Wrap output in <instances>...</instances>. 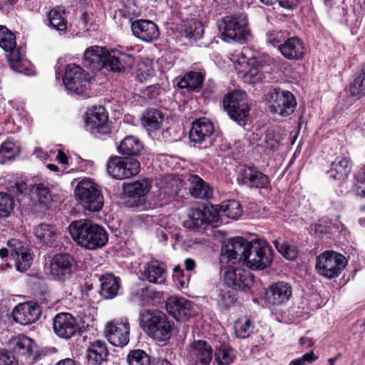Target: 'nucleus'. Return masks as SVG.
I'll return each mask as SVG.
<instances>
[{
    "instance_id": "nucleus-1",
    "label": "nucleus",
    "mask_w": 365,
    "mask_h": 365,
    "mask_svg": "<svg viewBox=\"0 0 365 365\" xmlns=\"http://www.w3.org/2000/svg\"><path fill=\"white\" fill-rule=\"evenodd\" d=\"M69 232L78 245L89 250L104 247L108 240L106 230L88 220L72 222L69 225Z\"/></svg>"
},
{
    "instance_id": "nucleus-2",
    "label": "nucleus",
    "mask_w": 365,
    "mask_h": 365,
    "mask_svg": "<svg viewBox=\"0 0 365 365\" xmlns=\"http://www.w3.org/2000/svg\"><path fill=\"white\" fill-rule=\"evenodd\" d=\"M220 38L227 43L244 44L252 36L247 16L243 14L223 17L217 22Z\"/></svg>"
},
{
    "instance_id": "nucleus-3",
    "label": "nucleus",
    "mask_w": 365,
    "mask_h": 365,
    "mask_svg": "<svg viewBox=\"0 0 365 365\" xmlns=\"http://www.w3.org/2000/svg\"><path fill=\"white\" fill-rule=\"evenodd\" d=\"M140 325L148 336L158 341H165L172 336L173 324L159 311L145 310L140 314Z\"/></svg>"
},
{
    "instance_id": "nucleus-4",
    "label": "nucleus",
    "mask_w": 365,
    "mask_h": 365,
    "mask_svg": "<svg viewBox=\"0 0 365 365\" xmlns=\"http://www.w3.org/2000/svg\"><path fill=\"white\" fill-rule=\"evenodd\" d=\"M74 195L85 211L97 212L103 207L104 197L99 186L88 179L82 180L77 184Z\"/></svg>"
},
{
    "instance_id": "nucleus-5",
    "label": "nucleus",
    "mask_w": 365,
    "mask_h": 365,
    "mask_svg": "<svg viewBox=\"0 0 365 365\" xmlns=\"http://www.w3.org/2000/svg\"><path fill=\"white\" fill-rule=\"evenodd\" d=\"M347 262L344 255L334 251H325L317 257L316 270L327 278L338 277L345 269Z\"/></svg>"
},
{
    "instance_id": "nucleus-6",
    "label": "nucleus",
    "mask_w": 365,
    "mask_h": 365,
    "mask_svg": "<svg viewBox=\"0 0 365 365\" xmlns=\"http://www.w3.org/2000/svg\"><path fill=\"white\" fill-rule=\"evenodd\" d=\"M272 250L263 240L250 241L245 261L252 269L262 270L268 267L272 262Z\"/></svg>"
},
{
    "instance_id": "nucleus-7",
    "label": "nucleus",
    "mask_w": 365,
    "mask_h": 365,
    "mask_svg": "<svg viewBox=\"0 0 365 365\" xmlns=\"http://www.w3.org/2000/svg\"><path fill=\"white\" fill-rule=\"evenodd\" d=\"M222 104L230 118L239 123L248 115L250 107L242 91L235 90L226 94Z\"/></svg>"
},
{
    "instance_id": "nucleus-8",
    "label": "nucleus",
    "mask_w": 365,
    "mask_h": 365,
    "mask_svg": "<svg viewBox=\"0 0 365 365\" xmlns=\"http://www.w3.org/2000/svg\"><path fill=\"white\" fill-rule=\"evenodd\" d=\"M140 163L133 158L114 156L107 163L108 174L117 180L135 176L140 172Z\"/></svg>"
},
{
    "instance_id": "nucleus-9",
    "label": "nucleus",
    "mask_w": 365,
    "mask_h": 365,
    "mask_svg": "<svg viewBox=\"0 0 365 365\" xmlns=\"http://www.w3.org/2000/svg\"><path fill=\"white\" fill-rule=\"evenodd\" d=\"M269 95L272 113L283 117L294 113L297 106V101L291 92L280 88H273Z\"/></svg>"
},
{
    "instance_id": "nucleus-10",
    "label": "nucleus",
    "mask_w": 365,
    "mask_h": 365,
    "mask_svg": "<svg viewBox=\"0 0 365 365\" xmlns=\"http://www.w3.org/2000/svg\"><path fill=\"white\" fill-rule=\"evenodd\" d=\"M63 81L68 90L84 96L89 78L86 77L84 71L79 66L69 64L66 66Z\"/></svg>"
},
{
    "instance_id": "nucleus-11",
    "label": "nucleus",
    "mask_w": 365,
    "mask_h": 365,
    "mask_svg": "<svg viewBox=\"0 0 365 365\" xmlns=\"http://www.w3.org/2000/svg\"><path fill=\"white\" fill-rule=\"evenodd\" d=\"M214 131L212 123L207 118H200L192 123L189 138L194 146L206 148L212 143L211 135Z\"/></svg>"
},
{
    "instance_id": "nucleus-12",
    "label": "nucleus",
    "mask_w": 365,
    "mask_h": 365,
    "mask_svg": "<svg viewBox=\"0 0 365 365\" xmlns=\"http://www.w3.org/2000/svg\"><path fill=\"white\" fill-rule=\"evenodd\" d=\"M225 284L235 290L249 289L253 283V276L248 269L230 266L224 273Z\"/></svg>"
},
{
    "instance_id": "nucleus-13",
    "label": "nucleus",
    "mask_w": 365,
    "mask_h": 365,
    "mask_svg": "<svg viewBox=\"0 0 365 365\" xmlns=\"http://www.w3.org/2000/svg\"><path fill=\"white\" fill-rule=\"evenodd\" d=\"M130 324L127 319L108 322L106 327V336L113 346L123 347L130 340Z\"/></svg>"
},
{
    "instance_id": "nucleus-14",
    "label": "nucleus",
    "mask_w": 365,
    "mask_h": 365,
    "mask_svg": "<svg viewBox=\"0 0 365 365\" xmlns=\"http://www.w3.org/2000/svg\"><path fill=\"white\" fill-rule=\"evenodd\" d=\"M73 259L68 254L55 255L49 264V274L56 280L64 282L71 277Z\"/></svg>"
},
{
    "instance_id": "nucleus-15",
    "label": "nucleus",
    "mask_w": 365,
    "mask_h": 365,
    "mask_svg": "<svg viewBox=\"0 0 365 365\" xmlns=\"http://www.w3.org/2000/svg\"><path fill=\"white\" fill-rule=\"evenodd\" d=\"M250 242L242 237L230 239L222 248V257L227 262L235 263L245 261Z\"/></svg>"
},
{
    "instance_id": "nucleus-16",
    "label": "nucleus",
    "mask_w": 365,
    "mask_h": 365,
    "mask_svg": "<svg viewBox=\"0 0 365 365\" xmlns=\"http://www.w3.org/2000/svg\"><path fill=\"white\" fill-rule=\"evenodd\" d=\"M187 358L190 365H209L212 359V346L205 341L195 340L189 346Z\"/></svg>"
},
{
    "instance_id": "nucleus-17",
    "label": "nucleus",
    "mask_w": 365,
    "mask_h": 365,
    "mask_svg": "<svg viewBox=\"0 0 365 365\" xmlns=\"http://www.w3.org/2000/svg\"><path fill=\"white\" fill-rule=\"evenodd\" d=\"M53 327L54 332L61 338L70 339L79 331L76 319L69 313L62 312L56 315Z\"/></svg>"
},
{
    "instance_id": "nucleus-18",
    "label": "nucleus",
    "mask_w": 365,
    "mask_h": 365,
    "mask_svg": "<svg viewBox=\"0 0 365 365\" xmlns=\"http://www.w3.org/2000/svg\"><path fill=\"white\" fill-rule=\"evenodd\" d=\"M237 182L240 185L257 188H265L269 184L267 175L244 165L239 168Z\"/></svg>"
},
{
    "instance_id": "nucleus-19",
    "label": "nucleus",
    "mask_w": 365,
    "mask_h": 365,
    "mask_svg": "<svg viewBox=\"0 0 365 365\" xmlns=\"http://www.w3.org/2000/svg\"><path fill=\"white\" fill-rule=\"evenodd\" d=\"M131 29L135 37L145 42H152L159 36L158 27L150 20H135L131 23Z\"/></svg>"
},
{
    "instance_id": "nucleus-20",
    "label": "nucleus",
    "mask_w": 365,
    "mask_h": 365,
    "mask_svg": "<svg viewBox=\"0 0 365 365\" xmlns=\"http://www.w3.org/2000/svg\"><path fill=\"white\" fill-rule=\"evenodd\" d=\"M41 315L39 306L31 303L17 305L12 312L14 320L21 324L28 325L37 321Z\"/></svg>"
},
{
    "instance_id": "nucleus-21",
    "label": "nucleus",
    "mask_w": 365,
    "mask_h": 365,
    "mask_svg": "<svg viewBox=\"0 0 365 365\" xmlns=\"http://www.w3.org/2000/svg\"><path fill=\"white\" fill-rule=\"evenodd\" d=\"M165 307L168 312L178 321L192 314V303L183 297H169L166 301Z\"/></svg>"
},
{
    "instance_id": "nucleus-22",
    "label": "nucleus",
    "mask_w": 365,
    "mask_h": 365,
    "mask_svg": "<svg viewBox=\"0 0 365 365\" xmlns=\"http://www.w3.org/2000/svg\"><path fill=\"white\" fill-rule=\"evenodd\" d=\"M108 118L105 108L101 106L96 107L86 118L85 125L87 130L91 132L107 133L109 132Z\"/></svg>"
},
{
    "instance_id": "nucleus-23",
    "label": "nucleus",
    "mask_w": 365,
    "mask_h": 365,
    "mask_svg": "<svg viewBox=\"0 0 365 365\" xmlns=\"http://www.w3.org/2000/svg\"><path fill=\"white\" fill-rule=\"evenodd\" d=\"M133 65L134 58L132 55L113 50L111 52L108 51L103 68L113 72H121L125 67H132Z\"/></svg>"
},
{
    "instance_id": "nucleus-24",
    "label": "nucleus",
    "mask_w": 365,
    "mask_h": 365,
    "mask_svg": "<svg viewBox=\"0 0 365 365\" xmlns=\"http://www.w3.org/2000/svg\"><path fill=\"white\" fill-rule=\"evenodd\" d=\"M108 51L101 46H93L88 48L84 52L83 63L85 67L92 71L104 67Z\"/></svg>"
},
{
    "instance_id": "nucleus-25",
    "label": "nucleus",
    "mask_w": 365,
    "mask_h": 365,
    "mask_svg": "<svg viewBox=\"0 0 365 365\" xmlns=\"http://www.w3.org/2000/svg\"><path fill=\"white\" fill-rule=\"evenodd\" d=\"M292 294V289L289 283L279 282L269 287L267 298L269 304L280 305L287 303Z\"/></svg>"
},
{
    "instance_id": "nucleus-26",
    "label": "nucleus",
    "mask_w": 365,
    "mask_h": 365,
    "mask_svg": "<svg viewBox=\"0 0 365 365\" xmlns=\"http://www.w3.org/2000/svg\"><path fill=\"white\" fill-rule=\"evenodd\" d=\"M279 51L286 58L297 61L304 57L306 48L301 39L297 37H291L279 46Z\"/></svg>"
},
{
    "instance_id": "nucleus-27",
    "label": "nucleus",
    "mask_w": 365,
    "mask_h": 365,
    "mask_svg": "<svg viewBox=\"0 0 365 365\" xmlns=\"http://www.w3.org/2000/svg\"><path fill=\"white\" fill-rule=\"evenodd\" d=\"M351 167L352 165L349 158L337 157L331 163L327 175L330 178L335 180L343 181L348 178L351 170Z\"/></svg>"
},
{
    "instance_id": "nucleus-28",
    "label": "nucleus",
    "mask_w": 365,
    "mask_h": 365,
    "mask_svg": "<svg viewBox=\"0 0 365 365\" xmlns=\"http://www.w3.org/2000/svg\"><path fill=\"white\" fill-rule=\"evenodd\" d=\"M143 276L153 284H163L166 279L165 265L158 261H150L144 266Z\"/></svg>"
},
{
    "instance_id": "nucleus-29",
    "label": "nucleus",
    "mask_w": 365,
    "mask_h": 365,
    "mask_svg": "<svg viewBox=\"0 0 365 365\" xmlns=\"http://www.w3.org/2000/svg\"><path fill=\"white\" fill-rule=\"evenodd\" d=\"M189 192L190 195L196 198L209 199L212 196V189L201 178L196 175H190L188 178Z\"/></svg>"
},
{
    "instance_id": "nucleus-30",
    "label": "nucleus",
    "mask_w": 365,
    "mask_h": 365,
    "mask_svg": "<svg viewBox=\"0 0 365 365\" xmlns=\"http://www.w3.org/2000/svg\"><path fill=\"white\" fill-rule=\"evenodd\" d=\"M108 350L105 341L96 340L91 342L87 349V357L90 363L93 364H101L107 360Z\"/></svg>"
},
{
    "instance_id": "nucleus-31",
    "label": "nucleus",
    "mask_w": 365,
    "mask_h": 365,
    "mask_svg": "<svg viewBox=\"0 0 365 365\" xmlns=\"http://www.w3.org/2000/svg\"><path fill=\"white\" fill-rule=\"evenodd\" d=\"M101 283L100 294L105 299L115 297L120 288V279L112 274H105L99 277Z\"/></svg>"
},
{
    "instance_id": "nucleus-32",
    "label": "nucleus",
    "mask_w": 365,
    "mask_h": 365,
    "mask_svg": "<svg viewBox=\"0 0 365 365\" xmlns=\"http://www.w3.org/2000/svg\"><path fill=\"white\" fill-rule=\"evenodd\" d=\"M204 78L201 72L188 71L179 78L177 85L188 91H197L201 88Z\"/></svg>"
},
{
    "instance_id": "nucleus-33",
    "label": "nucleus",
    "mask_w": 365,
    "mask_h": 365,
    "mask_svg": "<svg viewBox=\"0 0 365 365\" xmlns=\"http://www.w3.org/2000/svg\"><path fill=\"white\" fill-rule=\"evenodd\" d=\"M164 115L162 112L155 108H150L144 112L141 117V123L148 132L159 130L163 124Z\"/></svg>"
},
{
    "instance_id": "nucleus-34",
    "label": "nucleus",
    "mask_w": 365,
    "mask_h": 365,
    "mask_svg": "<svg viewBox=\"0 0 365 365\" xmlns=\"http://www.w3.org/2000/svg\"><path fill=\"white\" fill-rule=\"evenodd\" d=\"M36 237L43 245L51 246L57 239V229L47 223H41L34 229Z\"/></svg>"
},
{
    "instance_id": "nucleus-35",
    "label": "nucleus",
    "mask_w": 365,
    "mask_h": 365,
    "mask_svg": "<svg viewBox=\"0 0 365 365\" xmlns=\"http://www.w3.org/2000/svg\"><path fill=\"white\" fill-rule=\"evenodd\" d=\"M9 344L13 351L17 355L31 354L36 345L35 342L31 339L24 334L11 339Z\"/></svg>"
},
{
    "instance_id": "nucleus-36",
    "label": "nucleus",
    "mask_w": 365,
    "mask_h": 365,
    "mask_svg": "<svg viewBox=\"0 0 365 365\" xmlns=\"http://www.w3.org/2000/svg\"><path fill=\"white\" fill-rule=\"evenodd\" d=\"M143 148V144L138 138L128 135L120 141L118 150L121 155L135 156L138 155Z\"/></svg>"
},
{
    "instance_id": "nucleus-37",
    "label": "nucleus",
    "mask_w": 365,
    "mask_h": 365,
    "mask_svg": "<svg viewBox=\"0 0 365 365\" xmlns=\"http://www.w3.org/2000/svg\"><path fill=\"white\" fill-rule=\"evenodd\" d=\"M216 210L222 215L237 220L242 214V209L240 202L235 200H229L216 205Z\"/></svg>"
},
{
    "instance_id": "nucleus-38",
    "label": "nucleus",
    "mask_w": 365,
    "mask_h": 365,
    "mask_svg": "<svg viewBox=\"0 0 365 365\" xmlns=\"http://www.w3.org/2000/svg\"><path fill=\"white\" fill-rule=\"evenodd\" d=\"M189 219L185 220L184 226L187 228H197L205 224L206 209L193 208L189 214Z\"/></svg>"
},
{
    "instance_id": "nucleus-39",
    "label": "nucleus",
    "mask_w": 365,
    "mask_h": 365,
    "mask_svg": "<svg viewBox=\"0 0 365 365\" xmlns=\"http://www.w3.org/2000/svg\"><path fill=\"white\" fill-rule=\"evenodd\" d=\"M150 184L145 180H138L128 184L125 187V192L132 197H140L145 195L150 190Z\"/></svg>"
},
{
    "instance_id": "nucleus-40",
    "label": "nucleus",
    "mask_w": 365,
    "mask_h": 365,
    "mask_svg": "<svg viewBox=\"0 0 365 365\" xmlns=\"http://www.w3.org/2000/svg\"><path fill=\"white\" fill-rule=\"evenodd\" d=\"M20 153V147L11 140L4 142L0 148V163H4L7 160L14 158Z\"/></svg>"
},
{
    "instance_id": "nucleus-41",
    "label": "nucleus",
    "mask_w": 365,
    "mask_h": 365,
    "mask_svg": "<svg viewBox=\"0 0 365 365\" xmlns=\"http://www.w3.org/2000/svg\"><path fill=\"white\" fill-rule=\"evenodd\" d=\"M16 42L14 34L6 26H0V47L5 51L16 48Z\"/></svg>"
},
{
    "instance_id": "nucleus-42",
    "label": "nucleus",
    "mask_w": 365,
    "mask_h": 365,
    "mask_svg": "<svg viewBox=\"0 0 365 365\" xmlns=\"http://www.w3.org/2000/svg\"><path fill=\"white\" fill-rule=\"evenodd\" d=\"M128 365H150V357L143 350L135 349L127 356Z\"/></svg>"
},
{
    "instance_id": "nucleus-43",
    "label": "nucleus",
    "mask_w": 365,
    "mask_h": 365,
    "mask_svg": "<svg viewBox=\"0 0 365 365\" xmlns=\"http://www.w3.org/2000/svg\"><path fill=\"white\" fill-rule=\"evenodd\" d=\"M49 24L54 29L63 31L67 29V21L63 14L58 9H52L48 14Z\"/></svg>"
},
{
    "instance_id": "nucleus-44",
    "label": "nucleus",
    "mask_w": 365,
    "mask_h": 365,
    "mask_svg": "<svg viewBox=\"0 0 365 365\" xmlns=\"http://www.w3.org/2000/svg\"><path fill=\"white\" fill-rule=\"evenodd\" d=\"M234 359L233 350L224 344L220 346L215 352V359L220 365H228Z\"/></svg>"
},
{
    "instance_id": "nucleus-45",
    "label": "nucleus",
    "mask_w": 365,
    "mask_h": 365,
    "mask_svg": "<svg viewBox=\"0 0 365 365\" xmlns=\"http://www.w3.org/2000/svg\"><path fill=\"white\" fill-rule=\"evenodd\" d=\"M14 200L13 197L6 193L0 192V217H7L13 212Z\"/></svg>"
},
{
    "instance_id": "nucleus-46",
    "label": "nucleus",
    "mask_w": 365,
    "mask_h": 365,
    "mask_svg": "<svg viewBox=\"0 0 365 365\" xmlns=\"http://www.w3.org/2000/svg\"><path fill=\"white\" fill-rule=\"evenodd\" d=\"M13 259L15 261L16 270L20 272H24L28 270L33 262V257L29 249L23 252L22 254L16 255Z\"/></svg>"
},
{
    "instance_id": "nucleus-47",
    "label": "nucleus",
    "mask_w": 365,
    "mask_h": 365,
    "mask_svg": "<svg viewBox=\"0 0 365 365\" xmlns=\"http://www.w3.org/2000/svg\"><path fill=\"white\" fill-rule=\"evenodd\" d=\"M349 90L352 96L361 98L365 96V68L350 85Z\"/></svg>"
},
{
    "instance_id": "nucleus-48",
    "label": "nucleus",
    "mask_w": 365,
    "mask_h": 365,
    "mask_svg": "<svg viewBox=\"0 0 365 365\" xmlns=\"http://www.w3.org/2000/svg\"><path fill=\"white\" fill-rule=\"evenodd\" d=\"M8 52L9 54L7 55V58L11 68L16 72H23L26 62L23 59V57L19 51V49H16V48H14L11 51H9Z\"/></svg>"
},
{
    "instance_id": "nucleus-49",
    "label": "nucleus",
    "mask_w": 365,
    "mask_h": 365,
    "mask_svg": "<svg viewBox=\"0 0 365 365\" xmlns=\"http://www.w3.org/2000/svg\"><path fill=\"white\" fill-rule=\"evenodd\" d=\"M274 245L277 250L289 260H294L297 257V250L294 246L290 245L287 242L282 240L274 241Z\"/></svg>"
},
{
    "instance_id": "nucleus-50",
    "label": "nucleus",
    "mask_w": 365,
    "mask_h": 365,
    "mask_svg": "<svg viewBox=\"0 0 365 365\" xmlns=\"http://www.w3.org/2000/svg\"><path fill=\"white\" fill-rule=\"evenodd\" d=\"M34 190L35 191L38 200L40 204L43 205H47L52 200L50 189L46 185L43 183H39L35 185L33 187Z\"/></svg>"
},
{
    "instance_id": "nucleus-51",
    "label": "nucleus",
    "mask_w": 365,
    "mask_h": 365,
    "mask_svg": "<svg viewBox=\"0 0 365 365\" xmlns=\"http://www.w3.org/2000/svg\"><path fill=\"white\" fill-rule=\"evenodd\" d=\"M253 331V326L249 319L239 320L235 324V333L237 337L245 339L250 336Z\"/></svg>"
},
{
    "instance_id": "nucleus-52",
    "label": "nucleus",
    "mask_w": 365,
    "mask_h": 365,
    "mask_svg": "<svg viewBox=\"0 0 365 365\" xmlns=\"http://www.w3.org/2000/svg\"><path fill=\"white\" fill-rule=\"evenodd\" d=\"M202 24L198 21H191L185 29L186 36L190 38H199L203 34Z\"/></svg>"
},
{
    "instance_id": "nucleus-53",
    "label": "nucleus",
    "mask_w": 365,
    "mask_h": 365,
    "mask_svg": "<svg viewBox=\"0 0 365 365\" xmlns=\"http://www.w3.org/2000/svg\"><path fill=\"white\" fill-rule=\"evenodd\" d=\"M266 41L269 45L274 47H278L279 49V46L283 44V41L284 42V37L283 34L279 31H269L266 33Z\"/></svg>"
},
{
    "instance_id": "nucleus-54",
    "label": "nucleus",
    "mask_w": 365,
    "mask_h": 365,
    "mask_svg": "<svg viewBox=\"0 0 365 365\" xmlns=\"http://www.w3.org/2000/svg\"><path fill=\"white\" fill-rule=\"evenodd\" d=\"M153 75V69L151 66L145 62H141L138 64L136 70V78L140 81L143 82L147 81Z\"/></svg>"
},
{
    "instance_id": "nucleus-55",
    "label": "nucleus",
    "mask_w": 365,
    "mask_h": 365,
    "mask_svg": "<svg viewBox=\"0 0 365 365\" xmlns=\"http://www.w3.org/2000/svg\"><path fill=\"white\" fill-rule=\"evenodd\" d=\"M7 246L10 250L12 258L18 255L22 254L23 252L29 249L24 242L15 238L9 240L7 242Z\"/></svg>"
},
{
    "instance_id": "nucleus-56",
    "label": "nucleus",
    "mask_w": 365,
    "mask_h": 365,
    "mask_svg": "<svg viewBox=\"0 0 365 365\" xmlns=\"http://www.w3.org/2000/svg\"><path fill=\"white\" fill-rule=\"evenodd\" d=\"M218 304L223 309H227L235 301L234 297L230 291L219 290Z\"/></svg>"
},
{
    "instance_id": "nucleus-57",
    "label": "nucleus",
    "mask_w": 365,
    "mask_h": 365,
    "mask_svg": "<svg viewBox=\"0 0 365 365\" xmlns=\"http://www.w3.org/2000/svg\"><path fill=\"white\" fill-rule=\"evenodd\" d=\"M130 299L133 302L138 303L140 305L144 304L149 299V290L147 288L138 289L135 293L131 294Z\"/></svg>"
},
{
    "instance_id": "nucleus-58",
    "label": "nucleus",
    "mask_w": 365,
    "mask_h": 365,
    "mask_svg": "<svg viewBox=\"0 0 365 365\" xmlns=\"http://www.w3.org/2000/svg\"><path fill=\"white\" fill-rule=\"evenodd\" d=\"M220 215H222V213H220L216 210V205L211 206L210 209L207 208L205 224H210L216 226L219 222Z\"/></svg>"
},
{
    "instance_id": "nucleus-59",
    "label": "nucleus",
    "mask_w": 365,
    "mask_h": 365,
    "mask_svg": "<svg viewBox=\"0 0 365 365\" xmlns=\"http://www.w3.org/2000/svg\"><path fill=\"white\" fill-rule=\"evenodd\" d=\"M263 74L257 68H251L244 75L245 80L252 83L261 81L262 80Z\"/></svg>"
},
{
    "instance_id": "nucleus-60",
    "label": "nucleus",
    "mask_w": 365,
    "mask_h": 365,
    "mask_svg": "<svg viewBox=\"0 0 365 365\" xmlns=\"http://www.w3.org/2000/svg\"><path fill=\"white\" fill-rule=\"evenodd\" d=\"M0 365H18V361L11 352L4 349L0 351Z\"/></svg>"
},
{
    "instance_id": "nucleus-61",
    "label": "nucleus",
    "mask_w": 365,
    "mask_h": 365,
    "mask_svg": "<svg viewBox=\"0 0 365 365\" xmlns=\"http://www.w3.org/2000/svg\"><path fill=\"white\" fill-rule=\"evenodd\" d=\"M355 188L357 195L365 197V172L356 176Z\"/></svg>"
},
{
    "instance_id": "nucleus-62",
    "label": "nucleus",
    "mask_w": 365,
    "mask_h": 365,
    "mask_svg": "<svg viewBox=\"0 0 365 365\" xmlns=\"http://www.w3.org/2000/svg\"><path fill=\"white\" fill-rule=\"evenodd\" d=\"M301 361L302 365H306L307 364H311L317 359V356L312 351L309 353L304 354L302 357L298 359Z\"/></svg>"
},
{
    "instance_id": "nucleus-63",
    "label": "nucleus",
    "mask_w": 365,
    "mask_h": 365,
    "mask_svg": "<svg viewBox=\"0 0 365 365\" xmlns=\"http://www.w3.org/2000/svg\"><path fill=\"white\" fill-rule=\"evenodd\" d=\"M280 6L286 9H293L297 7L299 0H277Z\"/></svg>"
},
{
    "instance_id": "nucleus-64",
    "label": "nucleus",
    "mask_w": 365,
    "mask_h": 365,
    "mask_svg": "<svg viewBox=\"0 0 365 365\" xmlns=\"http://www.w3.org/2000/svg\"><path fill=\"white\" fill-rule=\"evenodd\" d=\"M336 10L340 12V14L341 15V21L344 23H348L349 21V18L351 16V14H349L347 8L344 7H337Z\"/></svg>"
}]
</instances>
